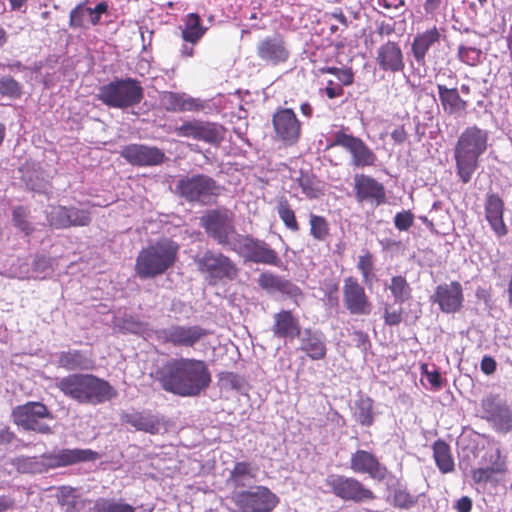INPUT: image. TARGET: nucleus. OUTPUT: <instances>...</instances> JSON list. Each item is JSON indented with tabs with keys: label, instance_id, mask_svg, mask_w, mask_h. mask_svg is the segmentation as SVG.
Masks as SVG:
<instances>
[{
	"label": "nucleus",
	"instance_id": "obj_55",
	"mask_svg": "<svg viewBox=\"0 0 512 512\" xmlns=\"http://www.w3.org/2000/svg\"><path fill=\"white\" fill-rule=\"evenodd\" d=\"M69 221L72 226H88L91 223V215L88 210L69 207Z\"/></svg>",
	"mask_w": 512,
	"mask_h": 512
},
{
	"label": "nucleus",
	"instance_id": "obj_46",
	"mask_svg": "<svg viewBox=\"0 0 512 512\" xmlns=\"http://www.w3.org/2000/svg\"><path fill=\"white\" fill-rule=\"evenodd\" d=\"M391 503L396 508L408 510L416 505L417 497L406 487H398L393 491Z\"/></svg>",
	"mask_w": 512,
	"mask_h": 512
},
{
	"label": "nucleus",
	"instance_id": "obj_3",
	"mask_svg": "<svg viewBox=\"0 0 512 512\" xmlns=\"http://www.w3.org/2000/svg\"><path fill=\"white\" fill-rule=\"evenodd\" d=\"M56 387L80 404L99 405L117 396L116 389L107 380L93 374H70L61 378Z\"/></svg>",
	"mask_w": 512,
	"mask_h": 512
},
{
	"label": "nucleus",
	"instance_id": "obj_49",
	"mask_svg": "<svg viewBox=\"0 0 512 512\" xmlns=\"http://www.w3.org/2000/svg\"><path fill=\"white\" fill-rule=\"evenodd\" d=\"M29 214V209L24 206H17L12 211L13 224L27 236L34 230L31 223L28 221Z\"/></svg>",
	"mask_w": 512,
	"mask_h": 512
},
{
	"label": "nucleus",
	"instance_id": "obj_2",
	"mask_svg": "<svg viewBox=\"0 0 512 512\" xmlns=\"http://www.w3.org/2000/svg\"><path fill=\"white\" fill-rule=\"evenodd\" d=\"M489 132L477 125L466 127L459 135L454 147L456 174L467 184L480 164L481 156L487 151Z\"/></svg>",
	"mask_w": 512,
	"mask_h": 512
},
{
	"label": "nucleus",
	"instance_id": "obj_48",
	"mask_svg": "<svg viewBox=\"0 0 512 512\" xmlns=\"http://www.w3.org/2000/svg\"><path fill=\"white\" fill-rule=\"evenodd\" d=\"M482 50L476 46L459 45L457 56L468 66H477L481 62Z\"/></svg>",
	"mask_w": 512,
	"mask_h": 512
},
{
	"label": "nucleus",
	"instance_id": "obj_64",
	"mask_svg": "<svg viewBox=\"0 0 512 512\" xmlns=\"http://www.w3.org/2000/svg\"><path fill=\"white\" fill-rule=\"evenodd\" d=\"M455 509L457 512H471L472 510V500L468 496H463L458 499L455 503Z\"/></svg>",
	"mask_w": 512,
	"mask_h": 512
},
{
	"label": "nucleus",
	"instance_id": "obj_28",
	"mask_svg": "<svg viewBox=\"0 0 512 512\" xmlns=\"http://www.w3.org/2000/svg\"><path fill=\"white\" fill-rule=\"evenodd\" d=\"M376 61L384 71L398 72L403 70L404 61L400 46L395 42H387L378 49Z\"/></svg>",
	"mask_w": 512,
	"mask_h": 512
},
{
	"label": "nucleus",
	"instance_id": "obj_34",
	"mask_svg": "<svg viewBox=\"0 0 512 512\" xmlns=\"http://www.w3.org/2000/svg\"><path fill=\"white\" fill-rule=\"evenodd\" d=\"M208 28L202 24V20L197 13H188L184 18V24L181 28V37L186 43L196 45L206 34Z\"/></svg>",
	"mask_w": 512,
	"mask_h": 512
},
{
	"label": "nucleus",
	"instance_id": "obj_54",
	"mask_svg": "<svg viewBox=\"0 0 512 512\" xmlns=\"http://www.w3.org/2000/svg\"><path fill=\"white\" fill-rule=\"evenodd\" d=\"M357 268L360 271L364 282H367L373 276L374 260L370 252H366L359 256Z\"/></svg>",
	"mask_w": 512,
	"mask_h": 512
},
{
	"label": "nucleus",
	"instance_id": "obj_16",
	"mask_svg": "<svg viewBox=\"0 0 512 512\" xmlns=\"http://www.w3.org/2000/svg\"><path fill=\"white\" fill-rule=\"evenodd\" d=\"M256 54L265 64L278 66L288 61L291 52L286 38L280 33H275L257 43Z\"/></svg>",
	"mask_w": 512,
	"mask_h": 512
},
{
	"label": "nucleus",
	"instance_id": "obj_37",
	"mask_svg": "<svg viewBox=\"0 0 512 512\" xmlns=\"http://www.w3.org/2000/svg\"><path fill=\"white\" fill-rule=\"evenodd\" d=\"M259 286L265 290H273L286 294H295L299 288L290 281L269 272L262 273L258 278Z\"/></svg>",
	"mask_w": 512,
	"mask_h": 512
},
{
	"label": "nucleus",
	"instance_id": "obj_19",
	"mask_svg": "<svg viewBox=\"0 0 512 512\" xmlns=\"http://www.w3.org/2000/svg\"><path fill=\"white\" fill-rule=\"evenodd\" d=\"M504 214L505 203L502 197L498 193L488 192L484 201V216L497 238H503L509 232Z\"/></svg>",
	"mask_w": 512,
	"mask_h": 512
},
{
	"label": "nucleus",
	"instance_id": "obj_33",
	"mask_svg": "<svg viewBox=\"0 0 512 512\" xmlns=\"http://www.w3.org/2000/svg\"><path fill=\"white\" fill-rule=\"evenodd\" d=\"M440 40V33L436 26L419 33L412 43V53L418 63H424L428 50Z\"/></svg>",
	"mask_w": 512,
	"mask_h": 512
},
{
	"label": "nucleus",
	"instance_id": "obj_31",
	"mask_svg": "<svg viewBox=\"0 0 512 512\" xmlns=\"http://www.w3.org/2000/svg\"><path fill=\"white\" fill-rule=\"evenodd\" d=\"M160 105L168 112L195 111L199 104L193 98H186L184 94L164 91L160 95Z\"/></svg>",
	"mask_w": 512,
	"mask_h": 512
},
{
	"label": "nucleus",
	"instance_id": "obj_59",
	"mask_svg": "<svg viewBox=\"0 0 512 512\" xmlns=\"http://www.w3.org/2000/svg\"><path fill=\"white\" fill-rule=\"evenodd\" d=\"M108 11V4L105 1L99 2L94 8L89 7V22L96 26L100 23L101 15Z\"/></svg>",
	"mask_w": 512,
	"mask_h": 512
},
{
	"label": "nucleus",
	"instance_id": "obj_63",
	"mask_svg": "<svg viewBox=\"0 0 512 512\" xmlns=\"http://www.w3.org/2000/svg\"><path fill=\"white\" fill-rule=\"evenodd\" d=\"M407 137L408 133L404 125L395 127V129L391 132V138L398 145L403 144L407 140Z\"/></svg>",
	"mask_w": 512,
	"mask_h": 512
},
{
	"label": "nucleus",
	"instance_id": "obj_52",
	"mask_svg": "<svg viewBox=\"0 0 512 512\" xmlns=\"http://www.w3.org/2000/svg\"><path fill=\"white\" fill-rule=\"evenodd\" d=\"M384 323L388 326H398L404 318V309L402 304L394 307L392 304H385L383 311Z\"/></svg>",
	"mask_w": 512,
	"mask_h": 512
},
{
	"label": "nucleus",
	"instance_id": "obj_7",
	"mask_svg": "<svg viewBox=\"0 0 512 512\" xmlns=\"http://www.w3.org/2000/svg\"><path fill=\"white\" fill-rule=\"evenodd\" d=\"M220 185L209 175L194 174L179 178L175 186V193L189 203L207 205L212 198L220 195Z\"/></svg>",
	"mask_w": 512,
	"mask_h": 512
},
{
	"label": "nucleus",
	"instance_id": "obj_57",
	"mask_svg": "<svg viewBox=\"0 0 512 512\" xmlns=\"http://www.w3.org/2000/svg\"><path fill=\"white\" fill-rule=\"evenodd\" d=\"M414 224V214L410 210L398 212L394 217V225L399 231H407Z\"/></svg>",
	"mask_w": 512,
	"mask_h": 512
},
{
	"label": "nucleus",
	"instance_id": "obj_22",
	"mask_svg": "<svg viewBox=\"0 0 512 512\" xmlns=\"http://www.w3.org/2000/svg\"><path fill=\"white\" fill-rule=\"evenodd\" d=\"M431 300L438 304L442 312L455 313L461 309L463 304L462 286L458 281L438 285Z\"/></svg>",
	"mask_w": 512,
	"mask_h": 512
},
{
	"label": "nucleus",
	"instance_id": "obj_42",
	"mask_svg": "<svg viewBox=\"0 0 512 512\" xmlns=\"http://www.w3.org/2000/svg\"><path fill=\"white\" fill-rule=\"evenodd\" d=\"M388 289L394 297L395 302L399 304H403L412 296V288L407 279L402 275L393 276L388 285Z\"/></svg>",
	"mask_w": 512,
	"mask_h": 512
},
{
	"label": "nucleus",
	"instance_id": "obj_12",
	"mask_svg": "<svg viewBox=\"0 0 512 512\" xmlns=\"http://www.w3.org/2000/svg\"><path fill=\"white\" fill-rule=\"evenodd\" d=\"M274 140L284 147L298 144L302 137V123L292 108L279 107L271 118Z\"/></svg>",
	"mask_w": 512,
	"mask_h": 512
},
{
	"label": "nucleus",
	"instance_id": "obj_44",
	"mask_svg": "<svg viewBox=\"0 0 512 512\" xmlns=\"http://www.w3.org/2000/svg\"><path fill=\"white\" fill-rule=\"evenodd\" d=\"M374 401L370 397L361 398L356 403L357 421L366 427H370L374 423Z\"/></svg>",
	"mask_w": 512,
	"mask_h": 512
},
{
	"label": "nucleus",
	"instance_id": "obj_15",
	"mask_svg": "<svg viewBox=\"0 0 512 512\" xmlns=\"http://www.w3.org/2000/svg\"><path fill=\"white\" fill-rule=\"evenodd\" d=\"M481 408L484 418L496 432H512V404L501 399L499 395L490 394L481 400Z\"/></svg>",
	"mask_w": 512,
	"mask_h": 512
},
{
	"label": "nucleus",
	"instance_id": "obj_18",
	"mask_svg": "<svg viewBox=\"0 0 512 512\" xmlns=\"http://www.w3.org/2000/svg\"><path fill=\"white\" fill-rule=\"evenodd\" d=\"M350 468L353 472L357 474H367L370 478L378 482L385 480L389 473L387 467L380 463L375 454L360 449L352 453Z\"/></svg>",
	"mask_w": 512,
	"mask_h": 512
},
{
	"label": "nucleus",
	"instance_id": "obj_11",
	"mask_svg": "<svg viewBox=\"0 0 512 512\" xmlns=\"http://www.w3.org/2000/svg\"><path fill=\"white\" fill-rule=\"evenodd\" d=\"M348 128L342 127L334 133L333 141L328 148L342 147L351 156V164L357 168L374 166L377 156L373 150L359 137L347 133Z\"/></svg>",
	"mask_w": 512,
	"mask_h": 512
},
{
	"label": "nucleus",
	"instance_id": "obj_13",
	"mask_svg": "<svg viewBox=\"0 0 512 512\" xmlns=\"http://www.w3.org/2000/svg\"><path fill=\"white\" fill-rule=\"evenodd\" d=\"M325 483L336 497L346 502L361 503L376 499L375 493L355 477L331 474Z\"/></svg>",
	"mask_w": 512,
	"mask_h": 512
},
{
	"label": "nucleus",
	"instance_id": "obj_56",
	"mask_svg": "<svg viewBox=\"0 0 512 512\" xmlns=\"http://www.w3.org/2000/svg\"><path fill=\"white\" fill-rule=\"evenodd\" d=\"M200 124V120L185 121L175 128V133L180 137H191L197 140Z\"/></svg>",
	"mask_w": 512,
	"mask_h": 512
},
{
	"label": "nucleus",
	"instance_id": "obj_24",
	"mask_svg": "<svg viewBox=\"0 0 512 512\" xmlns=\"http://www.w3.org/2000/svg\"><path fill=\"white\" fill-rule=\"evenodd\" d=\"M208 334L206 329L198 325H175L164 331V339L176 347H193Z\"/></svg>",
	"mask_w": 512,
	"mask_h": 512
},
{
	"label": "nucleus",
	"instance_id": "obj_29",
	"mask_svg": "<svg viewBox=\"0 0 512 512\" xmlns=\"http://www.w3.org/2000/svg\"><path fill=\"white\" fill-rule=\"evenodd\" d=\"M439 100L445 113L462 116L468 108V101L461 98L457 88H448L443 84L437 85Z\"/></svg>",
	"mask_w": 512,
	"mask_h": 512
},
{
	"label": "nucleus",
	"instance_id": "obj_25",
	"mask_svg": "<svg viewBox=\"0 0 512 512\" xmlns=\"http://www.w3.org/2000/svg\"><path fill=\"white\" fill-rule=\"evenodd\" d=\"M483 459L488 465L472 469L471 471V477L476 484H486L495 480L498 475L506 472V461L501 457L499 448L493 451H487Z\"/></svg>",
	"mask_w": 512,
	"mask_h": 512
},
{
	"label": "nucleus",
	"instance_id": "obj_1",
	"mask_svg": "<svg viewBox=\"0 0 512 512\" xmlns=\"http://www.w3.org/2000/svg\"><path fill=\"white\" fill-rule=\"evenodd\" d=\"M154 378L164 391L181 397L198 396L211 383V373L203 360L183 357L165 362Z\"/></svg>",
	"mask_w": 512,
	"mask_h": 512
},
{
	"label": "nucleus",
	"instance_id": "obj_40",
	"mask_svg": "<svg viewBox=\"0 0 512 512\" xmlns=\"http://www.w3.org/2000/svg\"><path fill=\"white\" fill-rule=\"evenodd\" d=\"M297 182L307 198L316 199L323 195L322 183L314 174L301 172Z\"/></svg>",
	"mask_w": 512,
	"mask_h": 512
},
{
	"label": "nucleus",
	"instance_id": "obj_53",
	"mask_svg": "<svg viewBox=\"0 0 512 512\" xmlns=\"http://www.w3.org/2000/svg\"><path fill=\"white\" fill-rule=\"evenodd\" d=\"M0 94L9 98H18L21 96V85L12 77H3L0 79Z\"/></svg>",
	"mask_w": 512,
	"mask_h": 512
},
{
	"label": "nucleus",
	"instance_id": "obj_62",
	"mask_svg": "<svg viewBox=\"0 0 512 512\" xmlns=\"http://www.w3.org/2000/svg\"><path fill=\"white\" fill-rule=\"evenodd\" d=\"M481 370L486 375H491L496 371V361L491 356H484L481 360Z\"/></svg>",
	"mask_w": 512,
	"mask_h": 512
},
{
	"label": "nucleus",
	"instance_id": "obj_9",
	"mask_svg": "<svg viewBox=\"0 0 512 512\" xmlns=\"http://www.w3.org/2000/svg\"><path fill=\"white\" fill-rule=\"evenodd\" d=\"M194 262L212 285L224 280L233 281L239 274L236 264L221 252L206 250L201 256H196Z\"/></svg>",
	"mask_w": 512,
	"mask_h": 512
},
{
	"label": "nucleus",
	"instance_id": "obj_47",
	"mask_svg": "<svg viewBox=\"0 0 512 512\" xmlns=\"http://www.w3.org/2000/svg\"><path fill=\"white\" fill-rule=\"evenodd\" d=\"M88 0L77 4L69 13V26L73 29H81L86 26L87 16H89Z\"/></svg>",
	"mask_w": 512,
	"mask_h": 512
},
{
	"label": "nucleus",
	"instance_id": "obj_35",
	"mask_svg": "<svg viewBox=\"0 0 512 512\" xmlns=\"http://www.w3.org/2000/svg\"><path fill=\"white\" fill-rule=\"evenodd\" d=\"M436 466L443 474L454 471L455 463L449 444L443 439H437L432 446Z\"/></svg>",
	"mask_w": 512,
	"mask_h": 512
},
{
	"label": "nucleus",
	"instance_id": "obj_43",
	"mask_svg": "<svg viewBox=\"0 0 512 512\" xmlns=\"http://www.w3.org/2000/svg\"><path fill=\"white\" fill-rule=\"evenodd\" d=\"M94 512H135V508L122 499L99 498L93 506Z\"/></svg>",
	"mask_w": 512,
	"mask_h": 512
},
{
	"label": "nucleus",
	"instance_id": "obj_41",
	"mask_svg": "<svg viewBox=\"0 0 512 512\" xmlns=\"http://www.w3.org/2000/svg\"><path fill=\"white\" fill-rule=\"evenodd\" d=\"M276 209L279 218L288 230L291 232H298L300 230V225L297 221L295 211L286 197L282 196L277 200Z\"/></svg>",
	"mask_w": 512,
	"mask_h": 512
},
{
	"label": "nucleus",
	"instance_id": "obj_20",
	"mask_svg": "<svg viewBox=\"0 0 512 512\" xmlns=\"http://www.w3.org/2000/svg\"><path fill=\"white\" fill-rule=\"evenodd\" d=\"M121 156L134 166H156L164 162V152L155 146L130 144L121 150Z\"/></svg>",
	"mask_w": 512,
	"mask_h": 512
},
{
	"label": "nucleus",
	"instance_id": "obj_23",
	"mask_svg": "<svg viewBox=\"0 0 512 512\" xmlns=\"http://www.w3.org/2000/svg\"><path fill=\"white\" fill-rule=\"evenodd\" d=\"M354 192L358 202L371 201L377 206L386 203L384 185L371 176L356 174L354 176Z\"/></svg>",
	"mask_w": 512,
	"mask_h": 512
},
{
	"label": "nucleus",
	"instance_id": "obj_27",
	"mask_svg": "<svg viewBox=\"0 0 512 512\" xmlns=\"http://www.w3.org/2000/svg\"><path fill=\"white\" fill-rule=\"evenodd\" d=\"M273 318L272 332L275 337L290 340L300 337L299 319L290 310H281Z\"/></svg>",
	"mask_w": 512,
	"mask_h": 512
},
{
	"label": "nucleus",
	"instance_id": "obj_26",
	"mask_svg": "<svg viewBox=\"0 0 512 512\" xmlns=\"http://www.w3.org/2000/svg\"><path fill=\"white\" fill-rule=\"evenodd\" d=\"M121 421L129 424L138 431L151 435L158 434L162 426V419L148 411H132L121 415Z\"/></svg>",
	"mask_w": 512,
	"mask_h": 512
},
{
	"label": "nucleus",
	"instance_id": "obj_50",
	"mask_svg": "<svg viewBox=\"0 0 512 512\" xmlns=\"http://www.w3.org/2000/svg\"><path fill=\"white\" fill-rule=\"evenodd\" d=\"M319 71L321 74H332L336 76L342 86H350L354 82V72L350 67L326 66L320 68Z\"/></svg>",
	"mask_w": 512,
	"mask_h": 512
},
{
	"label": "nucleus",
	"instance_id": "obj_17",
	"mask_svg": "<svg viewBox=\"0 0 512 512\" xmlns=\"http://www.w3.org/2000/svg\"><path fill=\"white\" fill-rule=\"evenodd\" d=\"M343 303L351 315L366 316L373 309L364 287L352 276L344 279Z\"/></svg>",
	"mask_w": 512,
	"mask_h": 512
},
{
	"label": "nucleus",
	"instance_id": "obj_8",
	"mask_svg": "<svg viewBox=\"0 0 512 512\" xmlns=\"http://www.w3.org/2000/svg\"><path fill=\"white\" fill-rule=\"evenodd\" d=\"M13 423L26 431L39 434H51L52 429L46 420H53L54 416L49 408L42 402L28 401L12 409Z\"/></svg>",
	"mask_w": 512,
	"mask_h": 512
},
{
	"label": "nucleus",
	"instance_id": "obj_51",
	"mask_svg": "<svg viewBox=\"0 0 512 512\" xmlns=\"http://www.w3.org/2000/svg\"><path fill=\"white\" fill-rule=\"evenodd\" d=\"M57 501L66 511L74 509L77 505V490L69 486H61L57 489Z\"/></svg>",
	"mask_w": 512,
	"mask_h": 512
},
{
	"label": "nucleus",
	"instance_id": "obj_4",
	"mask_svg": "<svg viewBox=\"0 0 512 512\" xmlns=\"http://www.w3.org/2000/svg\"><path fill=\"white\" fill-rule=\"evenodd\" d=\"M179 248V244L169 238L159 239L143 247L135 260V274L140 279H150L165 274L175 265Z\"/></svg>",
	"mask_w": 512,
	"mask_h": 512
},
{
	"label": "nucleus",
	"instance_id": "obj_45",
	"mask_svg": "<svg viewBox=\"0 0 512 512\" xmlns=\"http://www.w3.org/2000/svg\"><path fill=\"white\" fill-rule=\"evenodd\" d=\"M47 221L51 227L56 229L71 227V222L69 221V207H53L47 216Z\"/></svg>",
	"mask_w": 512,
	"mask_h": 512
},
{
	"label": "nucleus",
	"instance_id": "obj_32",
	"mask_svg": "<svg viewBox=\"0 0 512 512\" xmlns=\"http://www.w3.org/2000/svg\"><path fill=\"white\" fill-rule=\"evenodd\" d=\"M258 467L249 461L235 462L233 468L229 472L227 483L231 484L235 490L245 487L247 483L256 479Z\"/></svg>",
	"mask_w": 512,
	"mask_h": 512
},
{
	"label": "nucleus",
	"instance_id": "obj_5",
	"mask_svg": "<svg viewBox=\"0 0 512 512\" xmlns=\"http://www.w3.org/2000/svg\"><path fill=\"white\" fill-rule=\"evenodd\" d=\"M96 97L108 107L127 109L142 101L144 90L137 79H115L101 86Z\"/></svg>",
	"mask_w": 512,
	"mask_h": 512
},
{
	"label": "nucleus",
	"instance_id": "obj_39",
	"mask_svg": "<svg viewBox=\"0 0 512 512\" xmlns=\"http://www.w3.org/2000/svg\"><path fill=\"white\" fill-rule=\"evenodd\" d=\"M226 129L217 123L201 121L197 140L219 146L224 140Z\"/></svg>",
	"mask_w": 512,
	"mask_h": 512
},
{
	"label": "nucleus",
	"instance_id": "obj_60",
	"mask_svg": "<svg viewBox=\"0 0 512 512\" xmlns=\"http://www.w3.org/2000/svg\"><path fill=\"white\" fill-rule=\"evenodd\" d=\"M421 370H422V373L426 375L427 380L429 381V383L431 384V386L434 389H439L442 386L441 374L439 373V371H437V370H434L431 372L428 371L427 364H423L421 366Z\"/></svg>",
	"mask_w": 512,
	"mask_h": 512
},
{
	"label": "nucleus",
	"instance_id": "obj_21",
	"mask_svg": "<svg viewBox=\"0 0 512 512\" xmlns=\"http://www.w3.org/2000/svg\"><path fill=\"white\" fill-rule=\"evenodd\" d=\"M42 458L48 468L66 467L81 462L95 461L99 454L91 449H61L58 452L44 453Z\"/></svg>",
	"mask_w": 512,
	"mask_h": 512
},
{
	"label": "nucleus",
	"instance_id": "obj_14",
	"mask_svg": "<svg viewBox=\"0 0 512 512\" xmlns=\"http://www.w3.org/2000/svg\"><path fill=\"white\" fill-rule=\"evenodd\" d=\"M233 250L243 256L245 260L271 266H280L281 259L276 250L267 242L249 235H242Z\"/></svg>",
	"mask_w": 512,
	"mask_h": 512
},
{
	"label": "nucleus",
	"instance_id": "obj_10",
	"mask_svg": "<svg viewBox=\"0 0 512 512\" xmlns=\"http://www.w3.org/2000/svg\"><path fill=\"white\" fill-rule=\"evenodd\" d=\"M230 499L240 512H273L279 504V497L262 485L251 490H234Z\"/></svg>",
	"mask_w": 512,
	"mask_h": 512
},
{
	"label": "nucleus",
	"instance_id": "obj_36",
	"mask_svg": "<svg viewBox=\"0 0 512 512\" xmlns=\"http://www.w3.org/2000/svg\"><path fill=\"white\" fill-rule=\"evenodd\" d=\"M58 363L60 367L68 371L84 370L92 368V360L86 357L79 350L64 351L59 354Z\"/></svg>",
	"mask_w": 512,
	"mask_h": 512
},
{
	"label": "nucleus",
	"instance_id": "obj_61",
	"mask_svg": "<svg viewBox=\"0 0 512 512\" xmlns=\"http://www.w3.org/2000/svg\"><path fill=\"white\" fill-rule=\"evenodd\" d=\"M326 96L329 99H335L341 97L344 94L342 85L336 84L333 80L327 82V86L324 89Z\"/></svg>",
	"mask_w": 512,
	"mask_h": 512
},
{
	"label": "nucleus",
	"instance_id": "obj_6",
	"mask_svg": "<svg viewBox=\"0 0 512 512\" xmlns=\"http://www.w3.org/2000/svg\"><path fill=\"white\" fill-rule=\"evenodd\" d=\"M200 225L210 238L232 250L242 236L236 230L233 213L225 208L206 211L200 218Z\"/></svg>",
	"mask_w": 512,
	"mask_h": 512
},
{
	"label": "nucleus",
	"instance_id": "obj_30",
	"mask_svg": "<svg viewBox=\"0 0 512 512\" xmlns=\"http://www.w3.org/2000/svg\"><path fill=\"white\" fill-rule=\"evenodd\" d=\"M299 349L303 351L311 360H323L327 355V347L322 337L313 332L311 329H306L300 338Z\"/></svg>",
	"mask_w": 512,
	"mask_h": 512
},
{
	"label": "nucleus",
	"instance_id": "obj_58",
	"mask_svg": "<svg viewBox=\"0 0 512 512\" xmlns=\"http://www.w3.org/2000/svg\"><path fill=\"white\" fill-rule=\"evenodd\" d=\"M13 466L20 473H34L37 462L35 457H17L12 462Z\"/></svg>",
	"mask_w": 512,
	"mask_h": 512
},
{
	"label": "nucleus",
	"instance_id": "obj_38",
	"mask_svg": "<svg viewBox=\"0 0 512 512\" xmlns=\"http://www.w3.org/2000/svg\"><path fill=\"white\" fill-rule=\"evenodd\" d=\"M309 235L317 242H326L331 237V226L328 219L323 215L313 212L308 214Z\"/></svg>",
	"mask_w": 512,
	"mask_h": 512
}]
</instances>
